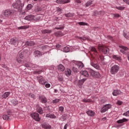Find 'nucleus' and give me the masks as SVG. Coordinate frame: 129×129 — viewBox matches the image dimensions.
<instances>
[{"label": "nucleus", "instance_id": "47", "mask_svg": "<svg viewBox=\"0 0 129 129\" xmlns=\"http://www.w3.org/2000/svg\"><path fill=\"white\" fill-rule=\"evenodd\" d=\"M33 8V6L32 5H28L27 6V10H31Z\"/></svg>", "mask_w": 129, "mask_h": 129}, {"label": "nucleus", "instance_id": "28", "mask_svg": "<svg viewBox=\"0 0 129 129\" xmlns=\"http://www.w3.org/2000/svg\"><path fill=\"white\" fill-rule=\"evenodd\" d=\"M19 57H20V58L21 59L24 58V52H23V51H20L19 53Z\"/></svg>", "mask_w": 129, "mask_h": 129}, {"label": "nucleus", "instance_id": "6", "mask_svg": "<svg viewBox=\"0 0 129 129\" xmlns=\"http://www.w3.org/2000/svg\"><path fill=\"white\" fill-rule=\"evenodd\" d=\"M4 15L5 17H11L14 15L13 10H6L4 12Z\"/></svg>", "mask_w": 129, "mask_h": 129}, {"label": "nucleus", "instance_id": "44", "mask_svg": "<svg viewBox=\"0 0 129 129\" xmlns=\"http://www.w3.org/2000/svg\"><path fill=\"white\" fill-rule=\"evenodd\" d=\"M123 115H125L126 116H129V110H127L125 112L123 113Z\"/></svg>", "mask_w": 129, "mask_h": 129}, {"label": "nucleus", "instance_id": "13", "mask_svg": "<svg viewBox=\"0 0 129 129\" xmlns=\"http://www.w3.org/2000/svg\"><path fill=\"white\" fill-rule=\"evenodd\" d=\"M57 4H68L70 3V0H57L56 1Z\"/></svg>", "mask_w": 129, "mask_h": 129}, {"label": "nucleus", "instance_id": "38", "mask_svg": "<svg viewBox=\"0 0 129 129\" xmlns=\"http://www.w3.org/2000/svg\"><path fill=\"white\" fill-rule=\"evenodd\" d=\"M41 11H42V9L40 7H37L36 9H35V12H41Z\"/></svg>", "mask_w": 129, "mask_h": 129}, {"label": "nucleus", "instance_id": "19", "mask_svg": "<svg viewBox=\"0 0 129 129\" xmlns=\"http://www.w3.org/2000/svg\"><path fill=\"white\" fill-rule=\"evenodd\" d=\"M42 127H44V128L49 129L51 128V125H49V124H46V123L45 122L44 124H42Z\"/></svg>", "mask_w": 129, "mask_h": 129}, {"label": "nucleus", "instance_id": "43", "mask_svg": "<svg viewBox=\"0 0 129 129\" xmlns=\"http://www.w3.org/2000/svg\"><path fill=\"white\" fill-rule=\"evenodd\" d=\"M65 16L67 18L70 17H73V15H72V14H71L70 13H69V14H65Z\"/></svg>", "mask_w": 129, "mask_h": 129}, {"label": "nucleus", "instance_id": "23", "mask_svg": "<svg viewBox=\"0 0 129 129\" xmlns=\"http://www.w3.org/2000/svg\"><path fill=\"white\" fill-rule=\"evenodd\" d=\"M58 69L59 70H60V71H64V70H65V67L62 64L58 65Z\"/></svg>", "mask_w": 129, "mask_h": 129}, {"label": "nucleus", "instance_id": "12", "mask_svg": "<svg viewBox=\"0 0 129 129\" xmlns=\"http://www.w3.org/2000/svg\"><path fill=\"white\" fill-rule=\"evenodd\" d=\"M24 19L25 20H27V21H34V16L29 15V16H26Z\"/></svg>", "mask_w": 129, "mask_h": 129}, {"label": "nucleus", "instance_id": "63", "mask_svg": "<svg viewBox=\"0 0 129 129\" xmlns=\"http://www.w3.org/2000/svg\"><path fill=\"white\" fill-rule=\"evenodd\" d=\"M60 47H61V45H60L59 44H57V45H56V48H60Z\"/></svg>", "mask_w": 129, "mask_h": 129}, {"label": "nucleus", "instance_id": "18", "mask_svg": "<svg viewBox=\"0 0 129 129\" xmlns=\"http://www.w3.org/2000/svg\"><path fill=\"white\" fill-rule=\"evenodd\" d=\"M46 117H50V118H56V116L54 113H47L46 114Z\"/></svg>", "mask_w": 129, "mask_h": 129}, {"label": "nucleus", "instance_id": "14", "mask_svg": "<svg viewBox=\"0 0 129 129\" xmlns=\"http://www.w3.org/2000/svg\"><path fill=\"white\" fill-rule=\"evenodd\" d=\"M91 65L93 66V67H94V68H96V69H100V67L98 64L97 63H94V62H91Z\"/></svg>", "mask_w": 129, "mask_h": 129}, {"label": "nucleus", "instance_id": "40", "mask_svg": "<svg viewBox=\"0 0 129 129\" xmlns=\"http://www.w3.org/2000/svg\"><path fill=\"white\" fill-rule=\"evenodd\" d=\"M59 101L60 99H59L58 98H56V99H53L52 100V102L53 103H57V102H59Z\"/></svg>", "mask_w": 129, "mask_h": 129}, {"label": "nucleus", "instance_id": "57", "mask_svg": "<svg viewBox=\"0 0 129 129\" xmlns=\"http://www.w3.org/2000/svg\"><path fill=\"white\" fill-rule=\"evenodd\" d=\"M123 2H124V3H126L127 5H129V0H123Z\"/></svg>", "mask_w": 129, "mask_h": 129}, {"label": "nucleus", "instance_id": "2", "mask_svg": "<svg viewBox=\"0 0 129 129\" xmlns=\"http://www.w3.org/2000/svg\"><path fill=\"white\" fill-rule=\"evenodd\" d=\"M90 74H91V76L95 78H100L101 77V74H100L99 72L95 71L93 69H90Z\"/></svg>", "mask_w": 129, "mask_h": 129}, {"label": "nucleus", "instance_id": "62", "mask_svg": "<svg viewBox=\"0 0 129 129\" xmlns=\"http://www.w3.org/2000/svg\"><path fill=\"white\" fill-rule=\"evenodd\" d=\"M17 60L18 63H21V62H22L21 59L17 58Z\"/></svg>", "mask_w": 129, "mask_h": 129}, {"label": "nucleus", "instance_id": "49", "mask_svg": "<svg viewBox=\"0 0 129 129\" xmlns=\"http://www.w3.org/2000/svg\"><path fill=\"white\" fill-rule=\"evenodd\" d=\"M59 81H63V78L62 76H58L57 77Z\"/></svg>", "mask_w": 129, "mask_h": 129}, {"label": "nucleus", "instance_id": "46", "mask_svg": "<svg viewBox=\"0 0 129 129\" xmlns=\"http://www.w3.org/2000/svg\"><path fill=\"white\" fill-rule=\"evenodd\" d=\"M123 36L126 38V39L129 38V35L127 33H124Z\"/></svg>", "mask_w": 129, "mask_h": 129}, {"label": "nucleus", "instance_id": "59", "mask_svg": "<svg viewBox=\"0 0 129 129\" xmlns=\"http://www.w3.org/2000/svg\"><path fill=\"white\" fill-rule=\"evenodd\" d=\"M102 51L103 53H104V54H105V52H106L105 47L102 48Z\"/></svg>", "mask_w": 129, "mask_h": 129}, {"label": "nucleus", "instance_id": "45", "mask_svg": "<svg viewBox=\"0 0 129 129\" xmlns=\"http://www.w3.org/2000/svg\"><path fill=\"white\" fill-rule=\"evenodd\" d=\"M116 9L121 11L122 10H124L125 8L124 7H116Z\"/></svg>", "mask_w": 129, "mask_h": 129}, {"label": "nucleus", "instance_id": "50", "mask_svg": "<svg viewBox=\"0 0 129 129\" xmlns=\"http://www.w3.org/2000/svg\"><path fill=\"white\" fill-rule=\"evenodd\" d=\"M27 28H28V27L26 26H23L21 27H19V29H27Z\"/></svg>", "mask_w": 129, "mask_h": 129}, {"label": "nucleus", "instance_id": "48", "mask_svg": "<svg viewBox=\"0 0 129 129\" xmlns=\"http://www.w3.org/2000/svg\"><path fill=\"white\" fill-rule=\"evenodd\" d=\"M114 18H119L120 17V15L119 14H113Z\"/></svg>", "mask_w": 129, "mask_h": 129}, {"label": "nucleus", "instance_id": "11", "mask_svg": "<svg viewBox=\"0 0 129 129\" xmlns=\"http://www.w3.org/2000/svg\"><path fill=\"white\" fill-rule=\"evenodd\" d=\"M35 44V42L33 41H27L25 43V46H34Z\"/></svg>", "mask_w": 129, "mask_h": 129}, {"label": "nucleus", "instance_id": "60", "mask_svg": "<svg viewBox=\"0 0 129 129\" xmlns=\"http://www.w3.org/2000/svg\"><path fill=\"white\" fill-rule=\"evenodd\" d=\"M7 113L8 114V116H9V115H10L12 113V111L10 110H9L7 111Z\"/></svg>", "mask_w": 129, "mask_h": 129}, {"label": "nucleus", "instance_id": "36", "mask_svg": "<svg viewBox=\"0 0 129 129\" xmlns=\"http://www.w3.org/2000/svg\"><path fill=\"white\" fill-rule=\"evenodd\" d=\"M42 70H36V71H34L33 72V74H41V73H42Z\"/></svg>", "mask_w": 129, "mask_h": 129}, {"label": "nucleus", "instance_id": "27", "mask_svg": "<svg viewBox=\"0 0 129 129\" xmlns=\"http://www.w3.org/2000/svg\"><path fill=\"white\" fill-rule=\"evenodd\" d=\"M62 51L66 52H69L70 51V48H69V47H68V46L64 47L62 49Z\"/></svg>", "mask_w": 129, "mask_h": 129}, {"label": "nucleus", "instance_id": "33", "mask_svg": "<svg viewBox=\"0 0 129 129\" xmlns=\"http://www.w3.org/2000/svg\"><path fill=\"white\" fill-rule=\"evenodd\" d=\"M41 19V17L38 16V17H36L35 18H34V22H39V21H40V20Z\"/></svg>", "mask_w": 129, "mask_h": 129}, {"label": "nucleus", "instance_id": "30", "mask_svg": "<svg viewBox=\"0 0 129 129\" xmlns=\"http://www.w3.org/2000/svg\"><path fill=\"white\" fill-rule=\"evenodd\" d=\"M113 58L116 59V60H121V57L117 56V55H113Z\"/></svg>", "mask_w": 129, "mask_h": 129}, {"label": "nucleus", "instance_id": "64", "mask_svg": "<svg viewBox=\"0 0 129 129\" xmlns=\"http://www.w3.org/2000/svg\"><path fill=\"white\" fill-rule=\"evenodd\" d=\"M68 126V124H66V125L64 126L63 129H67Z\"/></svg>", "mask_w": 129, "mask_h": 129}, {"label": "nucleus", "instance_id": "41", "mask_svg": "<svg viewBox=\"0 0 129 129\" xmlns=\"http://www.w3.org/2000/svg\"><path fill=\"white\" fill-rule=\"evenodd\" d=\"M28 96H30L32 98H35V95L33 93H28Z\"/></svg>", "mask_w": 129, "mask_h": 129}, {"label": "nucleus", "instance_id": "56", "mask_svg": "<svg viewBox=\"0 0 129 129\" xmlns=\"http://www.w3.org/2000/svg\"><path fill=\"white\" fill-rule=\"evenodd\" d=\"M45 87L48 88L50 87V84L49 83H46L45 85Z\"/></svg>", "mask_w": 129, "mask_h": 129}, {"label": "nucleus", "instance_id": "61", "mask_svg": "<svg viewBox=\"0 0 129 129\" xmlns=\"http://www.w3.org/2000/svg\"><path fill=\"white\" fill-rule=\"evenodd\" d=\"M107 38L110 40H113V37H112L111 36H107Z\"/></svg>", "mask_w": 129, "mask_h": 129}, {"label": "nucleus", "instance_id": "1", "mask_svg": "<svg viewBox=\"0 0 129 129\" xmlns=\"http://www.w3.org/2000/svg\"><path fill=\"white\" fill-rule=\"evenodd\" d=\"M24 5H22L21 1H17L16 4H14L13 5L14 9H16L20 13L22 12L23 7H24Z\"/></svg>", "mask_w": 129, "mask_h": 129}, {"label": "nucleus", "instance_id": "52", "mask_svg": "<svg viewBox=\"0 0 129 129\" xmlns=\"http://www.w3.org/2000/svg\"><path fill=\"white\" fill-rule=\"evenodd\" d=\"M40 53H41L40 51H39L38 50H36V51H34V54L40 55Z\"/></svg>", "mask_w": 129, "mask_h": 129}, {"label": "nucleus", "instance_id": "7", "mask_svg": "<svg viewBox=\"0 0 129 129\" xmlns=\"http://www.w3.org/2000/svg\"><path fill=\"white\" fill-rule=\"evenodd\" d=\"M37 78L39 83L42 85H44L45 83L46 82L43 76H37Z\"/></svg>", "mask_w": 129, "mask_h": 129}, {"label": "nucleus", "instance_id": "31", "mask_svg": "<svg viewBox=\"0 0 129 129\" xmlns=\"http://www.w3.org/2000/svg\"><path fill=\"white\" fill-rule=\"evenodd\" d=\"M3 118L4 119H6V120L7 119H11L10 116H9V115H7V114H3Z\"/></svg>", "mask_w": 129, "mask_h": 129}, {"label": "nucleus", "instance_id": "16", "mask_svg": "<svg viewBox=\"0 0 129 129\" xmlns=\"http://www.w3.org/2000/svg\"><path fill=\"white\" fill-rule=\"evenodd\" d=\"M121 91L119 89L114 90L112 92L113 95H115V96L118 95V94H121Z\"/></svg>", "mask_w": 129, "mask_h": 129}, {"label": "nucleus", "instance_id": "32", "mask_svg": "<svg viewBox=\"0 0 129 129\" xmlns=\"http://www.w3.org/2000/svg\"><path fill=\"white\" fill-rule=\"evenodd\" d=\"M67 115L68 114H67V113H64V114H62V115H61V120H65V119H67Z\"/></svg>", "mask_w": 129, "mask_h": 129}, {"label": "nucleus", "instance_id": "20", "mask_svg": "<svg viewBox=\"0 0 129 129\" xmlns=\"http://www.w3.org/2000/svg\"><path fill=\"white\" fill-rule=\"evenodd\" d=\"M86 78H83V79H81V80H79L78 82V85H83V83L86 81Z\"/></svg>", "mask_w": 129, "mask_h": 129}, {"label": "nucleus", "instance_id": "26", "mask_svg": "<svg viewBox=\"0 0 129 129\" xmlns=\"http://www.w3.org/2000/svg\"><path fill=\"white\" fill-rule=\"evenodd\" d=\"M37 112H39L40 114H41L43 112V110L41 107H38L37 108Z\"/></svg>", "mask_w": 129, "mask_h": 129}, {"label": "nucleus", "instance_id": "4", "mask_svg": "<svg viewBox=\"0 0 129 129\" xmlns=\"http://www.w3.org/2000/svg\"><path fill=\"white\" fill-rule=\"evenodd\" d=\"M119 68V66L115 64L111 67L110 73H111V74H115L116 73H117V72H118Z\"/></svg>", "mask_w": 129, "mask_h": 129}, {"label": "nucleus", "instance_id": "51", "mask_svg": "<svg viewBox=\"0 0 129 129\" xmlns=\"http://www.w3.org/2000/svg\"><path fill=\"white\" fill-rule=\"evenodd\" d=\"M105 54H107V53H108V52H109V48H107V47H105Z\"/></svg>", "mask_w": 129, "mask_h": 129}, {"label": "nucleus", "instance_id": "9", "mask_svg": "<svg viewBox=\"0 0 129 129\" xmlns=\"http://www.w3.org/2000/svg\"><path fill=\"white\" fill-rule=\"evenodd\" d=\"M39 99H40V101L42 102V103H46L47 101V99L44 95L39 96Z\"/></svg>", "mask_w": 129, "mask_h": 129}, {"label": "nucleus", "instance_id": "34", "mask_svg": "<svg viewBox=\"0 0 129 129\" xmlns=\"http://www.w3.org/2000/svg\"><path fill=\"white\" fill-rule=\"evenodd\" d=\"M54 35L56 37H61V36H63V34L62 33H55Z\"/></svg>", "mask_w": 129, "mask_h": 129}, {"label": "nucleus", "instance_id": "39", "mask_svg": "<svg viewBox=\"0 0 129 129\" xmlns=\"http://www.w3.org/2000/svg\"><path fill=\"white\" fill-rule=\"evenodd\" d=\"M79 25H80V26H85V25H87L88 24L86 23H84V22H80L78 23Z\"/></svg>", "mask_w": 129, "mask_h": 129}, {"label": "nucleus", "instance_id": "5", "mask_svg": "<svg viewBox=\"0 0 129 129\" xmlns=\"http://www.w3.org/2000/svg\"><path fill=\"white\" fill-rule=\"evenodd\" d=\"M30 115L33 118H34V119L37 120V121H39L41 119L38 112H33V113H31Z\"/></svg>", "mask_w": 129, "mask_h": 129}, {"label": "nucleus", "instance_id": "21", "mask_svg": "<svg viewBox=\"0 0 129 129\" xmlns=\"http://www.w3.org/2000/svg\"><path fill=\"white\" fill-rule=\"evenodd\" d=\"M65 74L67 76H69L72 75V70L71 69H67L65 71Z\"/></svg>", "mask_w": 129, "mask_h": 129}, {"label": "nucleus", "instance_id": "17", "mask_svg": "<svg viewBox=\"0 0 129 129\" xmlns=\"http://www.w3.org/2000/svg\"><path fill=\"white\" fill-rule=\"evenodd\" d=\"M128 119L127 118H125V117H123V118L121 119H118L117 120V122L118 123H122L123 122H124L125 121H128Z\"/></svg>", "mask_w": 129, "mask_h": 129}, {"label": "nucleus", "instance_id": "25", "mask_svg": "<svg viewBox=\"0 0 129 129\" xmlns=\"http://www.w3.org/2000/svg\"><path fill=\"white\" fill-rule=\"evenodd\" d=\"M10 92H6L3 94L2 97L3 98H7V97H8L9 95H10Z\"/></svg>", "mask_w": 129, "mask_h": 129}, {"label": "nucleus", "instance_id": "58", "mask_svg": "<svg viewBox=\"0 0 129 129\" xmlns=\"http://www.w3.org/2000/svg\"><path fill=\"white\" fill-rule=\"evenodd\" d=\"M91 50L93 51V52H96L97 53V51L95 49V48H92Z\"/></svg>", "mask_w": 129, "mask_h": 129}, {"label": "nucleus", "instance_id": "42", "mask_svg": "<svg viewBox=\"0 0 129 129\" xmlns=\"http://www.w3.org/2000/svg\"><path fill=\"white\" fill-rule=\"evenodd\" d=\"M58 110H60L61 112H63L64 106H59L58 108Z\"/></svg>", "mask_w": 129, "mask_h": 129}, {"label": "nucleus", "instance_id": "3", "mask_svg": "<svg viewBox=\"0 0 129 129\" xmlns=\"http://www.w3.org/2000/svg\"><path fill=\"white\" fill-rule=\"evenodd\" d=\"M119 47L120 48V51L121 52V53H123V54H127V55H128L127 59L129 60V52H126V51L128 50V48L125 46H119Z\"/></svg>", "mask_w": 129, "mask_h": 129}, {"label": "nucleus", "instance_id": "54", "mask_svg": "<svg viewBox=\"0 0 129 129\" xmlns=\"http://www.w3.org/2000/svg\"><path fill=\"white\" fill-rule=\"evenodd\" d=\"M117 104H118L119 105H121L122 103V101L121 100H118L116 102Z\"/></svg>", "mask_w": 129, "mask_h": 129}, {"label": "nucleus", "instance_id": "37", "mask_svg": "<svg viewBox=\"0 0 129 129\" xmlns=\"http://www.w3.org/2000/svg\"><path fill=\"white\" fill-rule=\"evenodd\" d=\"M72 70L75 73H77V72H78V69L76 67H73Z\"/></svg>", "mask_w": 129, "mask_h": 129}, {"label": "nucleus", "instance_id": "35", "mask_svg": "<svg viewBox=\"0 0 129 129\" xmlns=\"http://www.w3.org/2000/svg\"><path fill=\"white\" fill-rule=\"evenodd\" d=\"M93 2L92 1H89V2H87L86 4V7H89V6H91L92 5Z\"/></svg>", "mask_w": 129, "mask_h": 129}, {"label": "nucleus", "instance_id": "8", "mask_svg": "<svg viewBox=\"0 0 129 129\" xmlns=\"http://www.w3.org/2000/svg\"><path fill=\"white\" fill-rule=\"evenodd\" d=\"M111 105L110 104H105L103 105V107L101 108L100 111L101 112H105L106 110H108L109 108H110Z\"/></svg>", "mask_w": 129, "mask_h": 129}, {"label": "nucleus", "instance_id": "24", "mask_svg": "<svg viewBox=\"0 0 129 129\" xmlns=\"http://www.w3.org/2000/svg\"><path fill=\"white\" fill-rule=\"evenodd\" d=\"M18 103H19L18 100H17V99H16V98H14V99H12V103L14 105H17V104H18Z\"/></svg>", "mask_w": 129, "mask_h": 129}, {"label": "nucleus", "instance_id": "55", "mask_svg": "<svg viewBox=\"0 0 129 129\" xmlns=\"http://www.w3.org/2000/svg\"><path fill=\"white\" fill-rule=\"evenodd\" d=\"M78 38H79V39H80L81 40H83V41L86 40L87 38H86L85 37H84L83 38H82V37H78Z\"/></svg>", "mask_w": 129, "mask_h": 129}, {"label": "nucleus", "instance_id": "53", "mask_svg": "<svg viewBox=\"0 0 129 129\" xmlns=\"http://www.w3.org/2000/svg\"><path fill=\"white\" fill-rule=\"evenodd\" d=\"M83 101H84V102H90L91 100L90 99H83Z\"/></svg>", "mask_w": 129, "mask_h": 129}, {"label": "nucleus", "instance_id": "29", "mask_svg": "<svg viewBox=\"0 0 129 129\" xmlns=\"http://www.w3.org/2000/svg\"><path fill=\"white\" fill-rule=\"evenodd\" d=\"M79 69H82L84 67V64L82 62H79L78 63Z\"/></svg>", "mask_w": 129, "mask_h": 129}, {"label": "nucleus", "instance_id": "22", "mask_svg": "<svg viewBox=\"0 0 129 129\" xmlns=\"http://www.w3.org/2000/svg\"><path fill=\"white\" fill-rule=\"evenodd\" d=\"M87 114L89 115H91V116H93L95 113V111H93V110H88L87 111Z\"/></svg>", "mask_w": 129, "mask_h": 129}, {"label": "nucleus", "instance_id": "10", "mask_svg": "<svg viewBox=\"0 0 129 129\" xmlns=\"http://www.w3.org/2000/svg\"><path fill=\"white\" fill-rule=\"evenodd\" d=\"M80 74L83 75L85 77H88L89 76V74L86 70H81L80 72Z\"/></svg>", "mask_w": 129, "mask_h": 129}, {"label": "nucleus", "instance_id": "15", "mask_svg": "<svg viewBox=\"0 0 129 129\" xmlns=\"http://www.w3.org/2000/svg\"><path fill=\"white\" fill-rule=\"evenodd\" d=\"M10 43L13 45H16V44L18 43V40L16 38H12L10 39Z\"/></svg>", "mask_w": 129, "mask_h": 129}]
</instances>
